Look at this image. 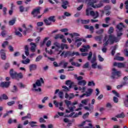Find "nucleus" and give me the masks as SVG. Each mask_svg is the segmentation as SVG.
<instances>
[{"label":"nucleus","mask_w":128,"mask_h":128,"mask_svg":"<svg viewBox=\"0 0 128 128\" xmlns=\"http://www.w3.org/2000/svg\"><path fill=\"white\" fill-rule=\"evenodd\" d=\"M112 32H114V28L110 27L108 31V34H111Z\"/></svg>","instance_id":"obj_45"},{"label":"nucleus","mask_w":128,"mask_h":128,"mask_svg":"<svg viewBox=\"0 0 128 128\" xmlns=\"http://www.w3.org/2000/svg\"><path fill=\"white\" fill-rule=\"evenodd\" d=\"M86 122H92V120H86V121H84L82 123L80 124L79 125V126H84V124H86Z\"/></svg>","instance_id":"obj_32"},{"label":"nucleus","mask_w":128,"mask_h":128,"mask_svg":"<svg viewBox=\"0 0 128 128\" xmlns=\"http://www.w3.org/2000/svg\"><path fill=\"white\" fill-rule=\"evenodd\" d=\"M17 91H18V88L16 87V86H14L13 89L12 90V92H16Z\"/></svg>","instance_id":"obj_51"},{"label":"nucleus","mask_w":128,"mask_h":128,"mask_svg":"<svg viewBox=\"0 0 128 128\" xmlns=\"http://www.w3.org/2000/svg\"><path fill=\"white\" fill-rule=\"evenodd\" d=\"M114 60H120L121 62H122V60H124V57H121V56H116L114 58Z\"/></svg>","instance_id":"obj_31"},{"label":"nucleus","mask_w":128,"mask_h":128,"mask_svg":"<svg viewBox=\"0 0 128 128\" xmlns=\"http://www.w3.org/2000/svg\"><path fill=\"white\" fill-rule=\"evenodd\" d=\"M71 64H72V66H80V64L78 63H76L74 62H72L71 63Z\"/></svg>","instance_id":"obj_52"},{"label":"nucleus","mask_w":128,"mask_h":128,"mask_svg":"<svg viewBox=\"0 0 128 128\" xmlns=\"http://www.w3.org/2000/svg\"><path fill=\"white\" fill-rule=\"evenodd\" d=\"M110 10V6H107L104 7L105 10Z\"/></svg>","instance_id":"obj_64"},{"label":"nucleus","mask_w":128,"mask_h":128,"mask_svg":"<svg viewBox=\"0 0 128 128\" xmlns=\"http://www.w3.org/2000/svg\"><path fill=\"white\" fill-rule=\"evenodd\" d=\"M40 8H38L36 9H34L33 11L32 12V14L34 16V17H36L40 14Z\"/></svg>","instance_id":"obj_11"},{"label":"nucleus","mask_w":128,"mask_h":128,"mask_svg":"<svg viewBox=\"0 0 128 128\" xmlns=\"http://www.w3.org/2000/svg\"><path fill=\"white\" fill-rule=\"evenodd\" d=\"M18 86L21 88H24L26 86V85L22 84V83H20L18 84Z\"/></svg>","instance_id":"obj_55"},{"label":"nucleus","mask_w":128,"mask_h":128,"mask_svg":"<svg viewBox=\"0 0 128 128\" xmlns=\"http://www.w3.org/2000/svg\"><path fill=\"white\" fill-rule=\"evenodd\" d=\"M78 86H84L86 84V81L85 80H81L78 81Z\"/></svg>","instance_id":"obj_18"},{"label":"nucleus","mask_w":128,"mask_h":128,"mask_svg":"<svg viewBox=\"0 0 128 128\" xmlns=\"http://www.w3.org/2000/svg\"><path fill=\"white\" fill-rule=\"evenodd\" d=\"M66 86H68L69 88H72V86L73 83L70 80H68L66 81Z\"/></svg>","instance_id":"obj_25"},{"label":"nucleus","mask_w":128,"mask_h":128,"mask_svg":"<svg viewBox=\"0 0 128 128\" xmlns=\"http://www.w3.org/2000/svg\"><path fill=\"white\" fill-rule=\"evenodd\" d=\"M126 84H128V82H123L122 84L118 85L117 86L118 90H120V88H122L124 86H126Z\"/></svg>","instance_id":"obj_35"},{"label":"nucleus","mask_w":128,"mask_h":128,"mask_svg":"<svg viewBox=\"0 0 128 128\" xmlns=\"http://www.w3.org/2000/svg\"><path fill=\"white\" fill-rule=\"evenodd\" d=\"M58 96L60 98H64V92H60L58 93Z\"/></svg>","instance_id":"obj_46"},{"label":"nucleus","mask_w":128,"mask_h":128,"mask_svg":"<svg viewBox=\"0 0 128 128\" xmlns=\"http://www.w3.org/2000/svg\"><path fill=\"white\" fill-rule=\"evenodd\" d=\"M92 52H89V54L88 57V60H90V59L92 58Z\"/></svg>","instance_id":"obj_47"},{"label":"nucleus","mask_w":128,"mask_h":128,"mask_svg":"<svg viewBox=\"0 0 128 128\" xmlns=\"http://www.w3.org/2000/svg\"><path fill=\"white\" fill-rule=\"evenodd\" d=\"M14 22H16V20H12L9 21V25L10 26H14Z\"/></svg>","instance_id":"obj_38"},{"label":"nucleus","mask_w":128,"mask_h":128,"mask_svg":"<svg viewBox=\"0 0 128 128\" xmlns=\"http://www.w3.org/2000/svg\"><path fill=\"white\" fill-rule=\"evenodd\" d=\"M48 100V96H46L44 97L42 100V104H44L46 102V100Z\"/></svg>","instance_id":"obj_59"},{"label":"nucleus","mask_w":128,"mask_h":128,"mask_svg":"<svg viewBox=\"0 0 128 128\" xmlns=\"http://www.w3.org/2000/svg\"><path fill=\"white\" fill-rule=\"evenodd\" d=\"M98 58L99 61H100V62H102L103 60H104V58H102V56L100 55L98 56Z\"/></svg>","instance_id":"obj_62"},{"label":"nucleus","mask_w":128,"mask_h":128,"mask_svg":"<svg viewBox=\"0 0 128 128\" xmlns=\"http://www.w3.org/2000/svg\"><path fill=\"white\" fill-rule=\"evenodd\" d=\"M124 28V26L122 23H120L119 24L116 26V28L118 30H117V36H122V28Z\"/></svg>","instance_id":"obj_5"},{"label":"nucleus","mask_w":128,"mask_h":128,"mask_svg":"<svg viewBox=\"0 0 128 128\" xmlns=\"http://www.w3.org/2000/svg\"><path fill=\"white\" fill-rule=\"evenodd\" d=\"M65 98H67L68 100H70L72 98H74V94L72 93L70 94H68V93L66 94L65 95Z\"/></svg>","instance_id":"obj_16"},{"label":"nucleus","mask_w":128,"mask_h":128,"mask_svg":"<svg viewBox=\"0 0 128 128\" xmlns=\"http://www.w3.org/2000/svg\"><path fill=\"white\" fill-rule=\"evenodd\" d=\"M68 108L70 110V112H74V108H76V106H72L71 107L68 106Z\"/></svg>","instance_id":"obj_58"},{"label":"nucleus","mask_w":128,"mask_h":128,"mask_svg":"<svg viewBox=\"0 0 128 128\" xmlns=\"http://www.w3.org/2000/svg\"><path fill=\"white\" fill-rule=\"evenodd\" d=\"M54 16H50L48 20H50L51 22H56V19H54Z\"/></svg>","instance_id":"obj_36"},{"label":"nucleus","mask_w":128,"mask_h":128,"mask_svg":"<svg viewBox=\"0 0 128 128\" xmlns=\"http://www.w3.org/2000/svg\"><path fill=\"white\" fill-rule=\"evenodd\" d=\"M126 99L124 101V104L126 106L128 107V95L126 96Z\"/></svg>","instance_id":"obj_39"},{"label":"nucleus","mask_w":128,"mask_h":128,"mask_svg":"<svg viewBox=\"0 0 128 128\" xmlns=\"http://www.w3.org/2000/svg\"><path fill=\"white\" fill-rule=\"evenodd\" d=\"M82 112H80L78 114L72 112L69 115V116H70L71 118H78L79 116H82Z\"/></svg>","instance_id":"obj_15"},{"label":"nucleus","mask_w":128,"mask_h":128,"mask_svg":"<svg viewBox=\"0 0 128 128\" xmlns=\"http://www.w3.org/2000/svg\"><path fill=\"white\" fill-rule=\"evenodd\" d=\"M88 116H90V113L88 112H87L86 114H84L83 116V118H88Z\"/></svg>","instance_id":"obj_57"},{"label":"nucleus","mask_w":128,"mask_h":128,"mask_svg":"<svg viewBox=\"0 0 128 128\" xmlns=\"http://www.w3.org/2000/svg\"><path fill=\"white\" fill-rule=\"evenodd\" d=\"M82 38H78L76 40L75 42H77L78 48H79V46H82Z\"/></svg>","instance_id":"obj_20"},{"label":"nucleus","mask_w":128,"mask_h":128,"mask_svg":"<svg viewBox=\"0 0 128 128\" xmlns=\"http://www.w3.org/2000/svg\"><path fill=\"white\" fill-rule=\"evenodd\" d=\"M112 92L118 98H120V94L118 93L116 90H112Z\"/></svg>","instance_id":"obj_54"},{"label":"nucleus","mask_w":128,"mask_h":128,"mask_svg":"<svg viewBox=\"0 0 128 128\" xmlns=\"http://www.w3.org/2000/svg\"><path fill=\"white\" fill-rule=\"evenodd\" d=\"M116 116L118 118H124V114L122 112L120 114H117Z\"/></svg>","instance_id":"obj_33"},{"label":"nucleus","mask_w":128,"mask_h":128,"mask_svg":"<svg viewBox=\"0 0 128 128\" xmlns=\"http://www.w3.org/2000/svg\"><path fill=\"white\" fill-rule=\"evenodd\" d=\"M53 102L54 106H56V108H58L59 106V108L60 110L63 111L64 110V108L62 107V102H58L56 100H54Z\"/></svg>","instance_id":"obj_8"},{"label":"nucleus","mask_w":128,"mask_h":128,"mask_svg":"<svg viewBox=\"0 0 128 128\" xmlns=\"http://www.w3.org/2000/svg\"><path fill=\"white\" fill-rule=\"evenodd\" d=\"M0 56H6V50L4 49L1 50Z\"/></svg>","instance_id":"obj_53"},{"label":"nucleus","mask_w":128,"mask_h":128,"mask_svg":"<svg viewBox=\"0 0 128 128\" xmlns=\"http://www.w3.org/2000/svg\"><path fill=\"white\" fill-rule=\"evenodd\" d=\"M29 68L30 72H32V70H36V65L34 64H32L30 65Z\"/></svg>","instance_id":"obj_21"},{"label":"nucleus","mask_w":128,"mask_h":128,"mask_svg":"<svg viewBox=\"0 0 128 128\" xmlns=\"http://www.w3.org/2000/svg\"><path fill=\"white\" fill-rule=\"evenodd\" d=\"M28 124L30 125L31 128H34L35 126H36V122L32 121L31 122H29Z\"/></svg>","instance_id":"obj_30"},{"label":"nucleus","mask_w":128,"mask_h":128,"mask_svg":"<svg viewBox=\"0 0 128 128\" xmlns=\"http://www.w3.org/2000/svg\"><path fill=\"white\" fill-rule=\"evenodd\" d=\"M88 86H95L94 82H89L88 84Z\"/></svg>","instance_id":"obj_61"},{"label":"nucleus","mask_w":128,"mask_h":128,"mask_svg":"<svg viewBox=\"0 0 128 128\" xmlns=\"http://www.w3.org/2000/svg\"><path fill=\"white\" fill-rule=\"evenodd\" d=\"M10 76L12 78H16V80H20V78H22V74L20 72L19 74L16 73V72L14 71L13 70H10Z\"/></svg>","instance_id":"obj_4"},{"label":"nucleus","mask_w":128,"mask_h":128,"mask_svg":"<svg viewBox=\"0 0 128 128\" xmlns=\"http://www.w3.org/2000/svg\"><path fill=\"white\" fill-rule=\"evenodd\" d=\"M15 34L16 36H19L20 38H21V36H22V33L18 31H16L15 32Z\"/></svg>","instance_id":"obj_41"},{"label":"nucleus","mask_w":128,"mask_h":128,"mask_svg":"<svg viewBox=\"0 0 128 128\" xmlns=\"http://www.w3.org/2000/svg\"><path fill=\"white\" fill-rule=\"evenodd\" d=\"M68 1H64L62 2V8L64 9L66 8H68Z\"/></svg>","instance_id":"obj_26"},{"label":"nucleus","mask_w":128,"mask_h":128,"mask_svg":"<svg viewBox=\"0 0 128 128\" xmlns=\"http://www.w3.org/2000/svg\"><path fill=\"white\" fill-rule=\"evenodd\" d=\"M22 64H30V60L29 58H26L25 60H22Z\"/></svg>","instance_id":"obj_23"},{"label":"nucleus","mask_w":128,"mask_h":128,"mask_svg":"<svg viewBox=\"0 0 128 128\" xmlns=\"http://www.w3.org/2000/svg\"><path fill=\"white\" fill-rule=\"evenodd\" d=\"M125 64L124 63H120V62H114V66H118V68H124Z\"/></svg>","instance_id":"obj_17"},{"label":"nucleus","mask_w":128,"mask_h":128,"mask_svg":"<svg viewBox=\"0 0 128 128\" xmlns=\"http://www.w3.org/2000/svg\"><path fill=\"white\" fill-rule=\"evenodd\" d=\"M22 26L25 30H24L23 31V34H24V36H26L27 32H32V28H33L32 25H31V24L29 25V28H26L25 24H23Z\"/></svg>","instance_id":"obj_7"},{"label":"nucleus","mask_w":128,"mask_h":128,"mask_svg":"<svg viewBox=\"0 0 128 128\" xmlns=\"http://www.w3.org/2000/svg\"><path fill=\"white\" fill-rule=\"evenodd\" d=\"M10 84V82H2L0 83V86L2 88H8Z\"/></svg>","instance_id":"obj_14"},{"label":"nucleus","mask_w":128,"mask_h":128,"mask_svg":"<svg viewBox=\"0 0 128 128\" xmlns=\"http://www.w3.org/2000/svg\"><path fill=\"white\" fill-rule=\"evenodd\" d=\"M81 22L82 24H88V22H90V20H81Z\"/></svg>","instance_id":"obj_44"},{"label":"nucleus","mask_w":128,"mask_h":128,"mask_svg":"<svg viewBox=\"0 0 128 128\" xmlns=\"http://www.w3.org/2000/svg\"><path fill=\"white\" fill-rule=\"evenodd\" d=\"M54 46H52V50L56 49V52H58V49L60 48V44L58 42L54 43Z\"/></svg>","instance_id":"obj_12"},{"label":"nucleus","mask_w":128,"mask_h":128,"mask_svg":"<svg viewBox=\"0 0 128 128\" xmlns=\"http://www.w3.org/2000/svg\"><path fill=\"white\" fill-rule=\"evenodd\" d=\"M8 41H6L5 42H4L2 44V46L3 48H4L5 46H8Z\"/></svg>","instance_id":"obj_60"},{"label":"nucleus","mask_w":128,"mask_h":128,"mask_svg":"<svg viewBox=\"0 0 128 128\" xmlns=\"http://www.w3.org/2000/svg\"><path fill=\"white\" fill-rule=\"evenodd\" d=\"M60 48L61 50H64L66 48V50H68V45L66 44H61L60 46Z\"/></svg>","instance_id":"obj_28"},{"label":"nucleus","mask_w":128,"mask_h":128,"mask_svg":"<svg viewBox=\"0 0 128 128\" xmlns=\"http://www.w3.org/2000/svg\"><path fill=\"white\" fill-rule=\"evenodd\" d=\"M84 28H86V30H90V32H94V26H88V25H85L84 26Z\"/></svg>","instance_id":"obj_24"},{"label":"nucleus","mask_w":128,"mask_h":128,"mask_svg":"<svg viewBox=\"0 0 128 128\" xmlns=\"http://www.w3.org/2000/svg\"><path fill=\"white\" fill-rule=\"evenodd\" d=\"M30 45L32 46L30 48L31 52H36V45L34 42H31Z\"/></svg>","instance_id":"obj_19"},{"label":"nucleus","mask_w":128,"mask_h":128,"mask_svg":"<svg viewBox=\"0 0 128 128\" xmlns=\"http://www.w3.org/2000/svg\"><path fill=\"white\" fill-rule=\"evenodd\" d=\"M88 100H90L88 99H85L84 100H82L81 102L82 104H85L86 105V104H88Z\"/></svg>","instance_id":"obj_37"},{"label":"nucleus","mask_w":128,"mask_h":128,"mask_svg":"<svg viewBox=\"0 0 128 128\" xmlns=\"http://www.w3.org/2000/svg\"><path fill=\"white\" fill-rule=\"evenodd\" d=\"M42 56H38L36 60V62H40V60H42Z\"/></svg>","instance_id":"obj_48"},{"label":"nucleus","mask_w":128,"mask_h":128,"mask_svg":"<svg viewBox=\"0 0 128 128\" xmlns=\"http://www.w3.org/2000/svg\"><path fill=\"white\" fill-rule=\"evenodd\" d=\"M44 82L42 78H40V80H36V82L33 84L32 90L34 92H42V88L40 86H42V84H44Z\"/></svg>","instance_id":"obj_3"},{"label":"nucleus","mask_w":128,"mask_h":128,"mask_svg":"<svg viewBox=\"0 0 128 128\" xmlns=\"http://www.w3.org/2000/svg\"><path fill=\"white\" fill-rule=\"evenodd\" d=\"M82 48H80V51H81L82 52H88L90 47V45H84L83 46Z\"/></svg>","instance_id":"obj_13"},{"label":"nucleus","mask_w":128,"mask_h":128,"mask_svg":"<svg viewBox=\"0 0 128 128\" xmlns=\"http://www.w3.org/2000/svg\"><path fill=\"white\" fill-rule=\"evenodd\" d=\"M120 39L112 34H110L109 36H106L103 40L104 46L102 48V52H106V46L108 44H112L114 42H118Z\"/></svg>","instance_id":"obj_2"},{"label":"nucleus","mask_w":128,"mask_h":128,"mask_svg":"<svg viewBox=\"0 0 128 128\" xmlns=\"http://www.w3.org/2000/svg\"><path fill=\"white\" fill-rule=\"evenodd\" d=\"M60 56H64V58H66V56H72V52L70 51L63 52Z\"/></svg>","instance_id":"obj_10"},{"label":"nucleus","mask_w":128,"mask_h":128,"mask_svg":"<svg viewBox=\"0 0 128 128\" xmlns=\"http://www.w3.org/2000/svg\"><path fill=\"white\" fill-rule=\"evenodd\" d=\"M65 104H66L68 108V106H70L72 102H70V101L68 100H64Z\"/></svg>","instance_id":"obj_40"},{"label":"nucleus","mask_w":128,"mask_h":128,"mask_svg":"<svg viewBox=\"0 0 128 128\" xmlns=\"http://www.w3.org/2000/svg\"><path fill=\"white\" fill-rule=\"evenodd\" d=\"M92 91H93L92 89L88 88V92H86V94H83L80 96V98H84V96H90V94H92Z\"/></svg>","instance_id":"obj_9"},{"label":"nucleus","mask_w":128,"mask_h":128,"mask_svg":"<svg viewBox=\"0 0 128 128\" xmlns=\"http://www.w3.org/2000/svg\"><path fill=\"white\" fill-rule=\"evenodd\" d=\"M44 22L46 24V26H50V25L52 24V22H50V20H48V19L44 20Z\"/></svg>","instance_id":"obj_34"},{"label":"nucleus","mask_w":128,"mask_h":128,"mask_svg":"<svg viewBox=\"0 0 128 128\" xmlns=\"http://www.w3.org/2000/svg\"><path fill=\"white\" fill-rule=\"evenodd\" d=\"M88 66H90V63L87 62L83 66V68H88Z\"/></svg>","instance_id":"obj_42"},{"label":"nucleus","mask_w":128,"mask_h":128,"mask_svg":"<svg viewBox=\"0 0 128 128\" xmlns=\"http://www.w3.org/2000/svg\"><path fill=\"white\" fill-rule=\"evenodd\" d=\"M50 38L48 37H46V38L44 40H43L42 42H41L40 43V46H44V44H46V41L48 40Z\"/></svg>","instance_id":"obj_27"},{"label":"nucleus","mask_w":128,"mask_h":128,"mask_svg":"<svg viewBox=\"0 0 128 128\" xmlns=\"http://www.w3.org/2000/svg\"><path fill=\"white\" fill-rule=\"evenodd\" d=\"M126 10H127L126 12L128 14V0L125 2Z\"/></svg>","instance_id":"obj_63"},{"label":"nucleus","mask_w":128,"mask_h":128,"mask_svg":"<svg viewBox=\"0 0 128 128\" xmlns=\"http://www.w3.org/2000/svg\"><path fill=\"white\" fill-rule=\"evenodd\" d=\"M92 68H96L98 66V62L92 63Z\"/></svg>","instance_id":"obj_50"},{"label":"nucleus","mask_w":128,"mask_h":128,"mask_svg":"<svg viewBox=\"0 0 128 128\" xmlns=\"http://www.w3.org/2000/svg\"><path fill=\"white\" fill-rule=\"evenodd\" d=\"M69 36L72 38L74 36H80V34L76 33V32H74L72 34H69Z\"/></svg>","instance_id":"obj_29"},{"label":"nucleus","mask_w":128,"mask_h":128,"mask_svg":"<svg viewBox=\"0 0 128 128\" xmlns=\"http://www.w3.org/2000/svg\"><path fill=\"white\" fill-rule=\"evenodd\" d=\"M64 38V35L60 34H58L56 35V36L54 37V38L55 40H58V38H60V39Z\"/></svg>","instance_id":"obj_22"},{"label":"nucleus","mask_w":128,"mask_h":128,"mask_svg":"<svg viewBox=\"0 0 128 128\" xmlns=\"http://www.w3.org/2000/svg\"><path fill=\"white\" fill-rule=\"evenodd\" d=\"M112 78H118L120 76V72L116 70V68H114L112 70Z\"/></svg>","instance_id":"obj_6"},{"label":"nucleus","mask_w":128,"mask_h":128,"mask_svg":"<svg viewBox=\"0 0 128 128\" xmlns=\"http://www.w3.org/2000/svg\"><path fill=\"white\" fill-rule=\"evenodd\" d=\"M88 2V8L86 10V16H92L94 18H98V12H94L92 10V8H101L102 6V4L100 3V4H95L98 2V0H86V2Z\"/></svg>","instance_id":"obj_1"},{"label":"nucleus","mask_w":128,"mask_h":128,"mask_svg":"<svg viewBox=\"0 0 128 128\" xmlns=\"http://www.w3.org/2000/svg\"><path fill=\"white\" fill-rule=\"evenodd\" d=\"M16 104V102H14V101H11L7 103V104L10 106H12L13 104Z\"/></svg>","instance_id":"obj_56"},{"label":"nucleus","mask_w":128,"mask_h":128,"mask_svg":"<svg viewBox=\"0 0 128 128\" xmlns=\"http://www.w3.org/2000/svg\"><path fill=\"white\" fill-rule=\"evenodd\" d=\"M0 98H2L3 100H8V96L6 94H3L0 97Z\"/></svg>","instance_id":"obj_43"},{"label":"nucleus","mask_w":128,"mask_h":128,"mask_svg":"<svg viewBox=\"0 0 128 128\" xmlns=\"http://www.w3.org/2000/svg\"><path fill=\"white\" fill-rule=\"evenodd\" d=\"M80 56V53L78 52H72L71 56Z\"/></svg>","instance_id":"obj_49"}]
</instances>
